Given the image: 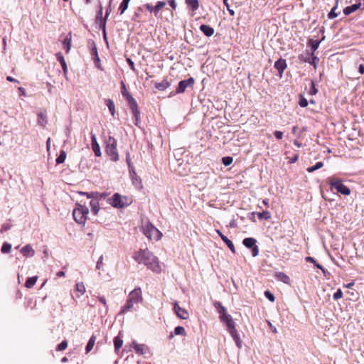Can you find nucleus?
Wrapping results in <instances>:
<instances>
[{"mask_svg":"<svg viewBox=\"0 0 364 364\" xmlns=\"http://www.w3.org/2000/svg\"><path fill=\"white\" fill-rule=\"evenodd\" d=\"M68 345V341L64 340L59 345L57 346L56 350L57 351L64 350L67 348Z\"/></svg>","mask_w":364,"mask_h":364,"instance_id":"58836bf2","label":"nucleus"},{"mask_svg":"<svg viewBox=\"0 0 364 364\" xmlns=\"http://www.w3.org/2000/svg\"><path fill=\"white\" fill-rule=\"evenodd\" d=\"M103 256L101 255L97 262V265H96V267L97 269H100L102 266V264H103Z\"/></svg>","mask_w":364,"mask_h":364,"instance_id":"3c124183","label":"nucleus"},{"mask_svg":"<svg viewBox=\"0 0 364 364\" xmlns=\"http://www.w3.org/2000/svg\"><path fill=\"white\" fill-rule=\"evenodd\" d=\"M257 215L259 220L264 219L266 220H268L271 218V213L267 210L257 213Z\"/></svg>","mask_w":364,"mask_h":364,"instance_id":"cd10ccee","label":"nucleus"},{"mask_svg":"<svg viewBox=\"0 0 364 364\" xmlns=\"http://www.w3.org/2000/svg\"><path fill=\"white\" fill-rule=\"evenodd\" d=\"M78 193L81 196H86L87 198H93L94 195L95 194L94 192L87 193V192H82V191H80V192H78Z\"/></svg>","mask_w":364,"mask_h":364,"instance_id":"09e8293b","label":"nucleus"},{"mask_svg":"<svg viewBox=\"0 0 364 364\" xmlns=\"http://www.w3.org/2000/svg\"><path fill=\"white\" fill-rule=\"evenodd\" d=\"M90 206L92 211L94 215H97L99 210H100V203L99 201L97 199H92L90 201Z\"/></svg>","mask_w":364,"mask_h":364,"instance_id":"393cba45","label":"nucleus"},{"mask_svg":"<svg viewBox=\"0 0 364 364\" xmlns=\"http://www.w3.org/2000/svg\"><path fill=\"white\" fill-rule=\"evenodd\" d=\"M342 291L341 289H338L333 296H342Z\"/></svg>","mask_w":364,"mask_h":364,"instance_id":"69168bd1","label":"nucleus"},{"mask_svg":"<svg viewBox=\"0 0 364 364\" xmlns=\"http://www.w3.org/2000/svg\"><path fill=\"white\" fill-rule=\"evenodd\" d=\"M299 105L301 107H306L308 105V101L306 99L301 97L299 100Z\"/></svg>","mask_w":364,"mask_h":364,"instance_id":"8fccbe9b","label":"nucleus"},{"mask_svg":"<svg viewBox=\"0 0 364 364\" xmlns=\"http://www.w3.org/2000/svg\"><path fill=\"white\" fill-rule=\"evenodd\" d=\"M263 204L267 207L269 208V200L268 199H264L262 200Z\"/></svg>","mask_w":364,"mask_h":364,"instance_id":"338daca9","label":"nucleus"},{"mask_svg":"<svg viewBox=\"0 0 364 364\" xmlns=\"http://www.w3.org/2000/svg\"><path fill=\"white\" fill-rule=\"evenodd\" d=\"M166 6L165 1H158L154 6V15L156 16L159 11Z\"/></svg>","mask_w":364,"mask_h":364,"instance_id":"c9c22d12","label":"nucleus"},{"mask_svg":"<svg viewBox=\"0 0 364 364\" xmlns=\"http://www.w3.org/2000/svg\"><path fill=\"white\" fill-rule=\"evenodd\" d=\"M323 166V163L322 161L317 162L314 166H310L306 168V171L309 173H312Z\"/></svg>","mask_w":364,"mask_h":364,"instance_id":"2f4dec72","label":"nucleus"},{"mask_svg":"<svg viewBox=\"0 0 364 364\" xmlns=\"http://www.w3.org/2000/svg\"><path fill=\"white\" fill-rule=\"evenodd\" d=\"M328 183L331 191L335 189L338 193L344 196H349L351 193L350 188L344 185L340 178L329 177L328 178Z\"/></svg>","mask_w":364,"mask_h":364,"instance_id":"423d86ee","label":"nucleus"},{"mask_svg":"<svg viewBox=\"0 0 364 364\" xmlns=\"http://www.w3.org/2000/svg\"><path fill=\"white\" fill-rule=\"evenodd\" d=\"M76 289L77 292L81 294H84L85 293V287L83 282H77L76 284Z\"/></svg>","mask_w":364,"mask_h":364,"instance_id":"a19ab883","label":"nucleus"},{"mask_svg":"<svg viewBox=\"0 0 364 364\" xmlns=\"http://www.w3.org/2000/svg\"><path fill=\"white\" fill-rule=\"evenodd\" d=\"M89 214L88 208L78 203L75 204V208L73 211V216L75 221L80 225H85Z\"/></svg>","mask_w":364,"mask_h":364,"instance_id":"39448f33","label":"nucleus"},{"mask_svg":"<svg viewBox=\"0 0 364 364\" xmlns=\"http://www.w3.org/2000/svg\"><path fill=\"white\" fill-rule=\"evenodd\" d=\"M141 294V290L140 288L134 289L132 291L129 296H140Z\"/></svg>","mask_w":364,"mask_h":364,"instance_id":"de8ad7c7","label":"nucleus"},{"mask_svg":"<svg viewBox=\"0 0 364 364\" xmlns=\"http://www.w3.org/2000/svg\"><path fill=\"white\" fill-rule=\"evenodd\" d=\"M174 311L180 318L187 319L188 318V311L185 309L180 307L176 302L174 304Z\"/></svg>","mask_w":364,"mask_h":364,"instance_id":"4468645a","label":"nucleus"},{"mask_svg":"<svg viewBox=\"0 0 364 364\" xmlns=\"http://www.w3.org/2000/svg\"><path fill=\"white\" fill-rule=\"evenodd\" d=\"M106 105L108 107L109 110L112 116H114V112H115V108H114V102L112 100L109 99V100H107L106 101Z\"/></svg>","mask_w":364,"mask_h":364,"instance_id":"72a5a7b5","label":"nucleus"},{"mask_svg":"<svg viewBox=\"0 0 364 364\" xmlns=\"http://www.w3.org/2000/svg\"><path fill=\"white\" fill-rule=\"evenodd\" d=\"M358 70H359L360 73L364 74V65H363V64L360 65Z\"/></svg>","mask_w":364,"mask_h":364,"instance_id":"052dcab7","label":"nucleus"},{"mask_svg":"<svg viewBox=\"0 0 364 364\" xmlns=\"http://www.w3.org/2000/svg\"><path fill=\"white\" fill-rule=\"evenodd\" d=\"M46 86L48 87V91L49 93H52L53 86L50 82H46Z\"/></svg>","mask_w":364,"mask_h":364,"instance_id":"4d7b16f0","label":"nucleus"},{"mask_svg":"<svg viewBox=\"0 0 364 364\" xmlns=\"http://www.w3.org/2000/svg\"><path fill=\"white\" fill-rule=\"evenodd\" d=\"M9 229V226L3 225L1 229V232L6 231Z\"/></svg>","mask_w":364,"mask_h":364,"instance_id":"774afa93","label":"nucleus"},{"mask_svg":"<svg viewBox=\"0 0 364 364\" xmlns=\"http://www.w3.org/2000/svg\"><path fill=\"white\" fill-rule=\"evenodd\" d=\"M133 199L130 196H122L118 193H114L108 199V203L114 208H124L130 205Z\"/></svg>","mask_w":364,"mask_h":364,"instance_id":"20e7f679","label":"nucleus"},{"mask_svg":"<svg viewBox=\"0 0 364 364\" xmlns=\"http://www.w3.org/2000/svg\"><path fill=\"white\" fill-rule=\"evenodd\" d=\"M21 252L24 257H28L33 256L35 252L30 245H26L21 248Z\"/></svg>","mask_w":364,"mask_h":364,"instance_id":"412c9836","label":"nucleus"},{"mask_svg":"<svg viewBox=\"0 0 364 364\" xmlns=\"http://www.w3.org/2000/svg\"><path fill=\"white\" fill-rule=\"evenodd\" d=\"M56 58L60 63L63 70V73L66 75L67 73H68V67H67V64L65 63L63 55H62L61 53H58L56 54Z\"/></svg>","mask_w":364,"mask_h":364,"instance_id":"aec40b11","label":"nucleus"},{"mask_svg":"<svg viewBox=\"0 0 364 364\" xmlns=\"http://www.w3.org/2000/svg\"><path fill=\"white\" fill-rule=\"evenodd\" d=\"M361 6V4H355L351 6H347L343 9V13L345 15L348 16L351 13L357 11Z\"/></svg>","mask_w":364,"mask_h":364,"instance_id":"4be33fe9","label":"nucleus"},{"mask_svg":"<svg viewBox=\"0 0 364 364\" xmlns=\"http://www.w3.org/2000/svg\"><path fill=\"white\" fill-rule=\"evenodd\" d=\"M274 135L275 136V137L277 139H282V137H283V132H281V131H275L274 132Z\"/></svg>","mask_w":364,"mask_h":364,"instance_id":"603ef678","label":"nucleus"},{"mask_svg":"<svg viewBox=\"0 0 364 364\" xmlns=\"http://www.w3.org/2000/svg\"><path fill=\"white\" fill-rule=\"evenodd\" d=\"M336 9V6H334V7L331 9V11L329 12V14H328V18L332 19V18H336V17H337V16H338V14H336V13L335 12Z\"/></svg>","mask_w":364,"mask_h":364,"instance_id":"49530a36","label":"nucleus"},{"mask_svg":"<svg viewBox=\"0 0 364 364\" xmlns=\"http://www.w3.org/2000/svg\"><path fill=\"white\" fill-rule=\"evenodd\" d=\"M185 2L188 7L191 9L193 11H196L199 8L198 0H185Z\"/></svg>","mask_w":364,"mask_h":364,"instance_id":"b1692460","label":"nucleus"},{"mask_svg":"<svg viewBox=\"0 0 364 364\" xmlns=\"http://www.w3.org/2000/svg\"><path fill=\"white\" fill-rule=\"evenodd\" d=\"M170 86L171 82L168 81L167 79H164L161 82H156L155 84V87L160 91H164Z\"/></svg>","mask_w":364,"mask_h":364,"instance_id":"6ab92c4d","label":"nucleus"},{"mask_svg":"<svg viewBox=\"0 0 364 364\" xmlns=\"http://www.w3.org/2000/svg\"><path fill=\"white\" fill-rule=\"evenodd\" d=\"M223 4L226 6L230 15L233 16L235 15V11L230 9V5L228 4V0H223Z\"/></svg>","mask_w":364,"mask_h":364,"instance_id":"a18cd8bd","label":"nucleus"},{"mask_svg":"<svg viewBox=\"0 0 364 364\" xmlns=\"http://www.w3.org/2000/svg\"><path fill=\"white\" fill-rule=\"evenodd\" d=\"M200 30L203 33V34L208 37H210L214 33L213 28L210 26L203 24L200 26Z\"/></svg>","mask_w":364,"mask_h":364,"instance_id":"a211bd4d","label":"nucleus"},{"mask_svg":"<svg viewBox=\"0 0 364 364\" xmlns=\"http://www.w3.org/2000/svg\"><path fill=\"white\" fill-rule=\"evenodd\" d=\"M11 245L8 242H4L1 247V251L2 253H9L11 251Z\"/></svg>","mask_w":364,"mask_h":364,"instance_id":"ea45409f","label":"nucleus"},{"mask_svg":"<svg viewBox=\"0 0 364 364\" xmlns=\"http://www.w3.org/2000/svg\"><path fill=\"white\" fill-rule=\"evenodd\" d=\"M129 1L127 0H123L122 2L120 4L119 10L120 11V14H124V12L127 9L129 6Z\"/></svg>","mask_w":364,"mask_h":364,"instance_id":"f704fd0d","label":"nucleus"},{"mask_svg":"<svg viewBox=\"0 0 364 364\" xmlns=\"http://www.w3.org/2000/svg\"><path fill=\"white\" fill-rule=\"evenodd\" d=\"M117 140L112 136H109L105 141V151L113 161L119 160V154L117 149Z\"/></svg>","mask_w":364,"mask_h":364,"instance_id":"0eeeda50","label":"nucleus"},{"mask_svg":"<svg viewBox=\"0 0 364 364\" xmlns=\"http://www.w3.org/2000/svg\"><path fill=\"white\" fill-rule=\"evenodd\" d=\"M71 41H72V34L69 33L65 39L63 41V48L65 50V52L68 53L70 51L71 47Z\"/></svg>","mask_w":364,"mask_h":364,"instance_id":"f3484780","label":"nucleus"},{"mask_svg":"<svg viewBox=\"0 0 364 364\" xmlns=\"http://www.w3.org/2000/svg\"><path fill=\"white\" fill-rule=\"evenodd\" d=\"M6 80L9 82H18V81L16 79H14V77H12L11 76H7L6 77Z\"/></svg>","mask_w":364,"mask_h":364,"instance_id":"13d9d810","label":"nucleus"},{"mask_svg":"<svg viewBox=\"0 0 364 364\" xmlns=\"http://www.w3.org/2000/svg\"><path fill=\"white\" fill-rule=\"evenodd\" d=\"M92 141V149L96 156H101V151L99 144L97 141V139L95 134H92L91 136Z\"/></svg>","mask_w":364,"mask_h":364,"instance_id":"dca6fc26","label":"nucleus"},{"mask_svg":"<svg viewBox=\"0 0 364 364\" xmlns=\"http://www.w3.org/2000/svg\"><path fill=\"white\" fill-rule=\"evenodd\" d=\"M174 333L176 335L186 336V331L183 326H177L174 329Z\"/></svg>","mask_w":364,"mask_h":364,"instance_id":"79ce46f5","label":"nucleus"},{"mask_svg":"<svg viewBox=\"0 0 364 364\" xmlns=\"http://www.w3.org/2000/svg\"><path fill=\"white\" fill-rule=\"evenodd\" d=\"M306 261L309 262H311L313 264H316V261L315 260V259L314 257H306Z\"/></svg>","mask_w":364,"mask_h":364,"instance_id":"6e6d98bb","label":"nucleus"},{"mask_svg":"<svg viewBox=\"0 0 364 364\" xmlns=\"http://www.w3.org/2000/svg\"><path fill=\"white\" fill-rule=\"evenodd\" d=\"M144 6L149 11L154 13V6H153L151 4H146Z\"/></svg>","mask_w":364,"mask_h":364,"instance_id":"864d4df0","label":"nucleus"},{"mask_svg":"<svg viewBox=\"0 0 364 364\" xmlns=\"http://www.w3.org/2000/svg\"><path fill=\"white\" fill-rule=\"evenodd\" d=\"M96 338L95 336H92L86 346V353H89L95 343Z\"/></svg>","mask_w":364,"mask_h":364,"instance_id":"473e14b6","label":"nucleus"},{"mask_svg":"<svg viewBox=\"0 0 364 364\" xmlns=\"http://www.w3.org/2000/svg\"><path fill=\"white\" fill-rule=\"evenodd\" d=\"M287 66L286 60L283 58H279L274 63V68L278 70L280 76H282Z\"/></svg>","mask_w":364,"mask_h":364,"instance_id":"2eb2a0df","label":"nucleus"},{"mask_svg":"<svg viewBox=\"0 0 364 364\" xmlns=\"http://www.w3.org/2000/svg\"><path fill=\"white\" fill-rule=\"evenodd\" d=\"M319 43L320 42L318 41H312V40H310L309 41V44L311 46V50H312V52L311 53V55H313L314 51H316L317 50V48H318L319 46Z\"/></svg>","mask_w":364,"mask_h":364,"instance_id":"e433bc0d","label":"nucleus"},{"mask_svg":"<svg viewBox=\"0 0 364 364\" xmlns=\"http://www.w3.org/2000/svg\"><path fill=\"white\" fill-rule=\"evenodd\" d=\"M127 61L129 65V68L132 70H135V66H134V62L130 59V58H127Z\"/></svg>","mask_w":364,"mask_h":364,"instance_id":"5fc2aeb1","label":"nucleus"},{"mask_svg":"<svg viewBox=\"0 0 364 364\" xmlns=\"http://www.w3.org/2000/svg\"><path fill=\"white\" fill-rule=\"evenodd\" d=\"M121 92L123 97L127 99L129 108L135 117V125L139 126V123L140 122V111L139 109L137 102L127 91L125 83L123 81L121 82Z\"/></svg>","mask_w":364,"mask_h":364,"instance_id":"f03ea898","label":"nucleus"},{"mask_svg":"<svg viewBox=\"0 0 364 364\" xmlns=\"http://www.w3.org/2000/svg\"><path fill=\"white\" fill-rule=\"evenodd\" d=\"M141 230L144 235L149 240H159L162 233L149 220H142Z\"/></svg>","mask_w":364,"mask_h":364,"instance_id":"7ed1b4c3","label":"nucleus"},{"mask_svg":"<svg viewBox=\"0 0 364 364\" xmlns=\"http://www.w3.org/2000/svg\"><path fill=\"white\" fill-rule=\"evenodd\" d=\"M222 240L227 245L232 253L235 254L236 252L235 245L231 240H230L227 237H223Z\"/></svg>","mask_w":364,"mask_h":364,"instance_id":"c85d7f7f","label":"nucleus"},{"mask_svg":"<svg viewBox=\"0 0 364 364\" xmlns=\"http://www.w3.org/2000/svg\"><path fill=\"white\" fill-rule=\"evenodd\" d=\"M133 259L138 264H144L148 269L156 273L161 272L159 259L147 248L139 249L133 254Z\"/></svg>","mask_w":364,"mask_h":364,"instance_id":"f257e3e1","label":"nucleus"},{"mask_svg":"<svg viewBox=\"0 0 364 364\" xmlns=\"http://www.w3.org/2000/svg\"><path fill=\"white\" fill-rule=\"evenodd\" d=\"M233 159L231 156H225L222 159L223 164L225 166H229L232 163Z\"/></svg>","mask_w":364,"mask_h":364,"instance_id":"37998d69","label":"nucleus"},{"mask_svg":"<svg viewBox=\"0 0 364 364\" xmlns=\"http://www.w3.org/2000/svg\"><path fill=\"white\" fill-rule=\"evenodd\" d=\"M214 306L218 310L220 320L224 323H225V325H228L234 321L232 316L228 314L226 309L222 305V304L220 301L215 302Z\"/></svg>","mask_w":364,"mask_h":364,"instance_id":"6e6552de","label":"nucleus"},{"mask_svg":"<svg viewBox=\"0 0 364 364\" xmlns=\"http://www.w3.org/2000/svg\"><path fill=\"white\" fill-rule=\"evenodd\" d=\"M132 346L139 355H144L149 351L148 346L144 344H139L136 341H133Z\"/></svg>","mask_w":364,"mask_h":364,"instance_id":"ddd939ff","label":"nucleus"},{"mask_svg":"<svg viewBox=\"0 0 364 364\" xmlns=\"http://www.w3.org/2000/svg\"><path fill=\"white\" fill-rule=\"evenodd\" d=\"M318 92V90L316 87L315 82L314 81L311 82V85L310 90L309 91V95H314Z\"/></svg>","mask_w":364,"mask_h":364,"instance_id":"c03bdc74","label":"nucleus"},{"mask_svg":"<svg viewBox=\"0 0 364 364\" xmlns=\"http://www.w3.org/2000/svg\"><path fill=\"white\" fill-rule=\"evenodd\" d=\"M257 240L252 237L245 238L242 241L243 245L247 248H252V255L253 257H256L259 254V248L255 245Z\"/></svg>","mask_w":364,"mask_h":364,"instance_id":"9d476101","label":"nucleus"},{"mask_svg":"<svg viewBox=\"0 0 364 364\" xmlns=\"http://www.w3.org/2000/svg\"><path fill=\"white\" fill-rule=\"evenodd\" d=\"M142 297H131V299H129L127 304L122 307L121 312L124 314L129 311L133 307L134 302L137 304L139 302H142Z\"/></svg>","mask_w":364,"mask_h":364,"instance_id":"f8f14e48","label":"nucleus"},{"mask_svg":"<svg viewBox=\"0 0 364 364\" xmlns=\"http://www.w3.org/2000/svg\"><path fill=\"white\" fill-rule=\"evenodd\" d=\"M299 59L302 62H308V60H310L309 58H304L302 55L299 56Z\"/></svg>","mask_w":364,"mask_h":364,"instance_id":"bf43d9fd","label":"nucleus"},{"mask_svg":"<svg viewBox=\"0 0 364 364\" xmlns=\"http://www.w3.org/2000/svg\"><path fill=\"white\" fill-rule=\"evenodd\" d=\"M56 276L58 277H62L65 276V272L63 271H59L56 273Z\"/></svg>","mask_w":364,"mask_h":364,"instance_id":"e2e57ef3","label":"nucleus"},{"mask_svg":"<svg viewBox=\"0 0 364 364\" xmlns=\"http://www.w3.org/2000/svg\"><path fill=\"white\" fill-rule=\"evenodd\" d=\"M276 277L278 279L283 282L285 284H289L290 278L284 272H278L276 274Z\"/></svg>","mask_w":364,"mask_h":364,"instance_id":"a878e982","label":"nucleus"},{"mask_svg":"<svg viewBox=\"0 0 364 364\" xmlns=\"http://www.w3.org/2000/svg\"><path fill=\"white\" fill-rule=\"evenodd\" d=\"M48 122L47 115L46 112H39L38 114V124L44 127Z\"/></svg>","mask_w":364,"mask_h":364,"instance_id":"5701e85b","label":"nucleus"},{"mask_svg":"<svg viewBox=\"0 0 364 364\" xmlns=\"http://www.w3.org/2000/svg\"><path fill=\"white\" fill-rule=\"evenodd\" d=\"M319 62V58L316 56H315L314 54L311 55V59L308 60V63H309L311 65H314V69L316 70L317 68V65Z\"/></svg>","mask_w":364,"mask_h":364,"instance_id":"4c0bfd02","label":"nucleus"},{"mask_svg":"<svg viewBox=\"0 0 364 364\" xmlns=\"http://www.w3.org/2000/svg\"><path fill=\"white\" fill-rule=\"evenodd\" d=\"M228 328V331H229L230 334L232 337L233 340L235 341L237 346L240 348L242 346V341L239 336V333L235 328V321H232V323L226 325Z\"/></svg>","mask_w":364,"mask_h":364,"instance_id":"1a4fd4ad","label":"nucleus"},{"mask_svg":"<svg viewBox=\"0 0 364 364\" xmlns=\"http://www.w3.org/2000/svg\"><path fill=\"white\" fill-rule=\"evenodd\" d=\"M37 279H38V277H36V276L32 277H28L26 282L25 286L27 288L33 287V285L36 284Z\"/></svg>","mask_w":364,"mask_h":364,"instance_id":"c756f323","label":"nucleus"},{"mask_svg":"<svg viewBox=\"0 0 364 364\" xmlns=\"http://www.w3.org/2000/svg\"><path fill=\"white\" fill-rule=\"evenodd\" d=\"M66 152L64 150L60 151L59 156L57 157L55 161L57 164H63L66 159Z\"/></svg>","mask_w":364,"mask_h":364,"instance_id":"7c9ffc66","label":"nucleus"},{"mask_svg":"<svg viewBox=\"0 0 364 364\" xmlns=\"http://www.w3.org/2000/svg\"><path fill=\"white\" fill-rule=\"evenodd\" d=\"M298 159H299V155L294 156L292 159H291L290 163H295L296 161H297Z\"/></svg>","mask_w":364,"mask_h":364,"instance_id":"0e129e2a","label":"nucleus"},{"mask_svg":"<svg viewBox=\"0 0 364 364\" xmlns=\"http://www.w3.org/2000/svg\"><path fill=\"white\" fill-rule=\"evenodd\" d=\"M123 345V340L119 336L114 338V350L117 352Z\"/></svg>","mask_w":364,"mask_h":364,"instance_id":"bb28decb","label":"nucleus"},{"mask_svg":"<svg viewBox=\"0 0 364 364\" xmlns=\"http://www.w3.org/2000/svg\"><path fill=\"white\" fill-rule=\"evenodd\" d=\"M92 55H95V56L96 57V59L97 60H99V58H98V55H97V50L96 48H94V49L92 50Z\"/></svg>","mask_w":364,"mask_h":364,"instance_id":"680f3d73","label":"nucleus"},{"mask_svg":"<svg viewBox=\"0 0 364 364\" xmlns=\"http://www.w3.org/2000/svg\"><path fill=\"white\" fill-rule=\"evenodd\" d=\"M194 79L191 77L187 80L180 81L178 83V87L176 90V93H183L188 86L193 85L194 84Z\"/></svg>","mask_w":364,"mask_h":364,"instance_id":"9b49d317","label":"nucleus"}]
</instances>
